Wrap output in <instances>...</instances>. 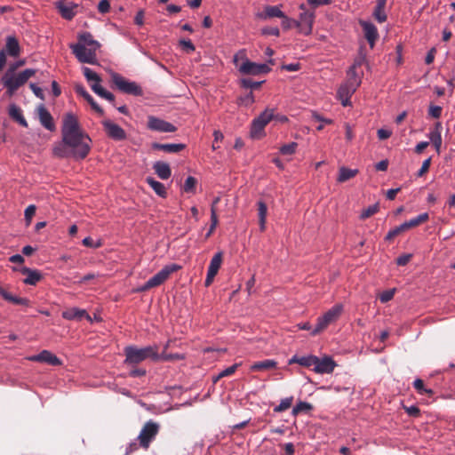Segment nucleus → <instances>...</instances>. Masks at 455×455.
<instances>
[{"mask_svg": "<svg viewBox=\"0 0 455 455\" xmlns=\"http://www.w3.org/2000/svg\"><path fill=\"white\" fill-rule=\"evenodd\" d=\"M411 254H403L396 259V264L398 266H405L408 264V262L411 260Z\"/></svg>", "mask_w": 455, "mask_h": 455, "instance_id": "0e129e2a", "label": "nucleus"}, {"mask_svg": "<svg viewBox=\"0 0 455 455\" xmlns=\"http://www.w3.org/2000/svg\"><path fill=\"white\" fill-rule=\"evenodd\" d=\"M184 359V356L180 354H168L164 351H163L161 354L158 353L157 362L158 361H174V360H182Z\"/></svg>", "mask_w": 455, "mask_h": 455, "instance_id": "79ce46f5", "label": "nucleus"}, {"mask_svg": "<svg viewBox=\"0 0 455 455\" xmlns=\"http://www.w3.org/2000/svg\"><path fill=\"white\" fill-rule=\"evenodd\" d=\"M257 204H258V215H259V228H260V231H264L266 229L267 207V204L263 201H259Z\"/></svg>", "mask_w": 455, "mask_h": 455, "instance_id": "c9c22d12", "label": "nucleus"}, {"mask_svg": "<svg viewBox=\"0 0 455 455\" xmlns=\"http://www.w3.org/2000/svg\"><path fill=\"white\" fill-rule=\"evenodd\" d=\"M222 261H223V252L219 251V252L215 253L214 256L212 257V259H211L207 272L217 275V274L221 267Z\"/></svg>", "mask_w": 455, "mask_h": 455, "instance_id": "f704fd0d", "label": "nucleus"}, {"mask_svg": "<svg viewBox=\"0 0 455 455\" xmlns=\"http://www.w3.org/2000/svg\"><path fill=\"white\" fill-rule=\"evenodd\" d=\"M262 35L279 36L280 31L276 27H266L261 29Z\"/></svg>", "mask_w": 455, "mask_h": 455, "instance_id": "bf43d9fd", "label": "nucleus"}, {"mask_svg": "<svg viewBox=\"0 0 455 455\" xmlns=\"http://www.w3.org/2000/svg\"><path fill=\"white\" fill-rule=\"evenodd\" d=\"M0 295L8 302H11L15 305H22V306H29V300L26 298H20L12 295L9 291H7L4 288L0 286Z\"/></svg>", "mask_w": 455, "mask_h": 455, "instance_id": "c85d7f7f", "label": "nucleus"}, {"mask_svg": "<svg viewBox=\"0 0 455 455\" xmlns=\"http://www.w3.org/2000/svg\"><path fill=\"white\" fill-rule=\"evenodd\" d=\"M160 426L158 423L152 420L146 422L138 436L140 445L143 449L148 450L152 441L157 435Z\"/></svg>", "mask_w": 455, "mask_h": 455, "instance_id": "1a4fd4ad", "label": "nucleus"}, {"mask_svg": "<svg viewBox=\"0 0 455 455\" xmlns=\"http://www.w3.org/2000/svg\"><path fill=\"white\" fill-rule=\"evenodd\" d=\"M35 74L36 70L32 68H27L17 76L6 72L2 77V84L7 89V93L11 96Z\"/></svg>", "mask_w": 455, "mask_h": 455, "instance_id": "7ed1b4c3", "label": "nucleus"}, {"mask_svg": "<svg viewBox=\"0 0 455 455\" xmlns=\"http://www.w3.org/2000/svg\"><path fill=\"white\" fill-rule=\"evenodd\" d=\"M61 16L67 20H71L75 16V12L72 6L66 5L60 3L58 5Z\"/></svg>", "mask_w": 455, "mask_h": 455, "instance_id": "58836bf2", "label": "nucleus"}, {"mask_svg": "<svg viewBox=\"0 0 455 455\" xmlns=\"http://www.w3.org/2000/svg\"><path fill=\"white\" fill-rule=\"evenodd\" d=\"M153 169L157 176L162 180H167L172 175V170L170 165L162 161L156 162L153 165Z\"/></svg>", "mask_w": 455, "mask_h": 455, "instance_id": "c756f323", "label": "nucleus"}, {"mask_svg": "<svg viewBox=\"0 0 455 455\" xmlns=\"http://www.w3.org/2000/svg\"><path fill=\"white\" fill-rule=\"evenodd\" d=\"M9 116L10 117L17 122L23 127H28V122L23 116L22 110L20 107L15 104H11L9 107Z\"/></svg>", "mask_w": 455, "mask_h": 455, "instance_id": "7c9ffc66", "label": "nucleus"}, {"mask_svg": "<svg viewBox=\"0 0 455 455\" xmlns=\"http://www.w3.org/2000/svg\"><path fill=\"white\" fill-rule=\"evenodd\" d=\"M298 148V143L296 142H291L289 144L283 145L279 151L283 156H291L295 154Z\"/></svg>", "mask_w": 455, "mask_h": 455, "instance_id": "37998d69", "label": "nucleus"}, {"mask_svg": "<svg viewBox=\"0 0 455 455\" xmlns=\"http://www.w3.org/2000/svg\"><path fill=\"white\" fill-rule=\"evenodd\" d=\"M315 355H312L305 356L293 355L289 360V364L298 363L303 367L311 368L313 370L315 364Z\"/></svg>", "mask_w": 455, "mask_h": 455, "instance_id": "a878e982", "label": "nucleus"}, {"mask_svg": "<svg viewBox=\"0 0 455 455\" xmlns=\"http://www.w3.org/2000/svg\"><path fill=\"white\" fill-rule=\"evenodd\" d=\"M83 74L84 77L86 78L87 82L90 84L91 89L100 97H103L107 90H105L101 85V78L100 76L92 70L90 68L84 67L83 68Z\"/></svg>", "mask_w": 455, "mask_h": 455, "instance_id": "f8f14e48", "label": "nucleus"}, {"mask_svg": "<svg viewBox=\"0 0 455 455\" xmlns=\"http://www.w3.org/2000/svg\"><path fill=\"white\" fill-rule=\"evenodd\" d=\"M274 117V108H267L258 117L254 118L250 131L252 139H260L264 136L266 125L272 121Z\"/></svg>", "mask_w": 455, "mask_h": 455, "instance_id": "423d86ee", "label": "nucleus"}, {"mask_svg": "<svg viewBox=\"0 0 455 455\" xmlns=\"http://www.w3.org/2000/svg\"><path fill=\"white\" fill-rule=\"evenodd\" d=\"M77 95L83 97L100 116L104 115V110L98 105L92 96L86 91L83 84H77L74 87Z\"/></svg>", "mask_w": 455, "mask_h": 455, "instance_id": "6ab92c4d", "label": "nucleus"}, {"mask_svg": "<svg viewBox=\"0 0 455 455\" xmlns=\"http://www.w3.org/2000/svg\"><path fill=\"white\" fill-rule=\"evenodd\" d=\"M37 114H38L40 124L45 129H47L51 132L55 130V124H54L52 116L44 105H40L37 108Z\"/></svg>", "mask_w": 455, "mask_h": 455, "instance_id": "aec40b11", "label": "nucleus"}, {"mask_svg": "<svg viewBox=\"0 0 455 455\" xmlns=\"http://www.w3.org/2000/svg\"><path fill=\"white\" fill-rule=\"evenodd\" d=\"M264 82H256L251 78H243L241 80V85L246 89H259Z\"/></svg>", "mask_w": 455, "mask_h": 455, "instance_id": "a18cd8bd", "label": "nucleus"}, {"mask_svg": "<svg viewBox=\"0 0 455 455\" xmlns=\"http://www.w3.org/2000/svg\"><path fill=\"white\" fill-rule=\"evenodd\" d=\"M82 243L84 246L91 248H98L101 245L100 243H94L93 240L90 236L85 237Z\"/></svg>", "mask_w": 455, "mask_h": 455, "instance_id": "774afa93", "label": "nucleus"}, {"mask_svg": "<svg viewBox=\"0 0 455 455\" xmlns=\"http://www.w3.org/2000/svg\"><path fill=\"white\" fill-rule=\"evenodd\" d=\"M111 80L116 88L124 93L134 96H140L142 94V89L140 86H139L135 82L128 81L118 73H113L111 75Z\"/></svg>", "mask_w": 455, "mask_h": 455, "instance_id": "9d476101", "label": "nucleus"}, {"mask_svg": "<svg viewBox=\"0 0 455 455\" xmlns=\"http://www.w3.org/2000/svg\"><path fill=\"white\" fill-rule=\"evenodd\" d=\"M62 317L67 320H82L83 318L92 322V317L88 315L86 310L79 309L76 307L68 308L62 312Z\"/></svg>", "mask_w": 455, "mask_h": 455, "instance_id": "412c9836", "label": "nucleus"}, {"mask_svg": "<svg viewBox=\"0 0 455 455\" xmlns=\"http://www.w3.org/2000/svg\"><path fill=\"white\" fill-rule=\"evenodd\" d=\"M377 135L379 140H383L388 139L392 135V132L386 129H379Z\"/></svg>", "mask_w": 455, "mask_h": 455, "instance_id": "69168bd1", "label": "nucleus"}, {"mask_svg": "<svg viewBox=\"0 0 455 455\" xmlns=\"http://www.w3.org/2000/svg\"><path fill=\"white\" fill-rule=\"evenodd\" d=\"M292 401H293L292 396L283 399L281 401V403H279V405H277L274 409V411L282 412V411L288 410L291 406Z\"/></svg>", "mask_w": 455, "mask_h": 455, "instance_id": "49530a36", "label": "nucleus"}, {"mask_svg": "<svg viewBox=\"0 0 455 455\" xmlns=\"http://www.w3.org/2000/svg\"><path fill=\"white\" fill-rule=\"evenodd\" d=\"M36 211V207L34 204L28 205L25 210V220L27 225L31 223L32 218L34 217Z\"/></svg>", "mask_w": 455, "mask_h": 455, "instance_id": "3c124183", "label": "nucleus"}, {"mask_svg": "<svg viewBox=\"0 0 455 455\" xmlns=\"http://www.w3.org/2000/svg\"><path fill=\"white\" fill-rule=\"evenodd\" d=\"M277 362L273 359H266L263 361L255 362L250 367L251 371H263L275 369Z\"/></svg>", "mask_w": 455, "mask_h": 455, "instance_id": "bb28decb", "label": "nucleus"}, {"mask_svg": "<svg viewBox=\"0 0 455 455\" xmlns=\"http://www.w3.org/2000/svg\"><path fill=\"white\" fill-rule=\"evenodd\" d=\"M403 409L406 411V413L411 417L418 418L420 415V410L417 406H403Z\"/></svg>", "mask_w": 455, "mask_h": 455, "instance_id": "13d9d810", "label": "nucleus"}, {"mask_svg": "<svg viewBox=\"0 0 455 455\" xmlns=\"http://www.w3.org/2000/svg\"><path fill=\"white\" fill-rule=\"evenodd\" d=\"M359 171L357 169H350L345 166H341L339 169V175L337 178V181L339 183L346 182L358 174Z\"/></svg>", "mask_w": 455, "mask_h": 455, "instance_id": "473e14b6", "label": "nucleus"}, {"mask_svg": "<svg viewBox=\"0 0 455 455\" xmlns=\"http://www.w3.org/2000/svg\"><path fill=\"white\" fill-rule=\"evenodd\" d=\"M373 16L379 23L385 22L387 20V14L385 12V9H378L377 7H375Z\"/></svg>", "mask_w": 455, "mask_h": 455, "instance_id": "864d4df0", "label": "nucleus"}, {"mask_svg": "<svg viewBox=\"0 0 455 455\" xmlns=\"http://www.w3.org/2000/svg\"><path fill=\"white\" fill-rule=\"evenodd\" d=\"M110 10V3L108 0H101L98 4V11L100 13H107Z\"/></svg>", "mask_w": 455, "mask_h": 455, "instance_id": "680f3d73", "label": "nucleus"}, {"mask_svg": "<svg viewBox=\"0 0 455 455\" xmlns=\"http://www.w3.org/2000/svg\"><path fill=\"white\" fill-rule=\"evenodd\" d=\"M307 2L313 9H316L321 5H329L332 4V0H307Z\"/></svg>", "mask_w": 455, "mask_h": 455, "instance_id": "5fc2aeb1", "label": "nucleus"}, {"mask_svg": "<svg viewBox=\"0 0 455 455\" xmlns=\"http://www.w3.org/2000/svg\"><path fill=\"white\" fill-rule=\"evenodd\" d=\"M379 210V204H373V205H371L369 206L368 208L364 209L361 215H360V218L362 220H365V219H368L370 218L371 216L374 215L375 213H377Z\"/></svg>", "mask_w": 455, "mask_h": 455, "instance_id": "de8ad7c7", "label": "nucleus"}, {"mask_svg": "<svg viewBox=\"0 0 455 455\" xmlns=\"http://www.w3.org/2000/svg\"><path fill=\"white\" fill-rule=\"evenodd\" d=\"M299 9L303 10V12L299 15V20H297L300 23V30L305 35H309L312 31L313 24L315 21V14L314 12H309L306 10L305 4H300Z\"/></svg>", "mask_w": 455, "mask_h": 455, "instance_id": "2eb2a0df", "label": "nucleus"}, {"mask_svg": "<svg viewBox=\"0 0 455 455\" xmlns=\"http://www.w3.org/2000/svg\"><path fill=\"white\" fill-rule=\"evenodd\" d=\"M428 219H429L428 213H427V212L421 213V214L418 215L417 217H415L408 221H405L404 223L401 224L400 226H397L395 228L389 230L388 233L387 234L385 239L387 241H391L392 239H394L395 236L399 235L400 234L427 222L428 220Z\"/></svg>", "mask_w": 455, "mask_h": 455, "instance_id": "6e6552de", "label": "nucleus"}, {"mask_svg": "<svg viewBox=\"0 0 455 455\" xmlns=\"http://www.w3.org/2000/svg\"><path fill=\"white\" fill-rule=\"evenodd\" d=\"M147 126L149 130L159 132H174L177 130L172 124L154 116H149L148 117Z\"/></svg>", "mask_w": 455, "mask_h": 455, "instance_id": "4468645a", "label": "nucleus"}, {"mask_svg": "<svg viewBox=\"0 0 455 455\" xmlns=\"http://www.w3.org/2000/svg\"><path fill=\"white\" fill-rule=\"evenodd\" d=\"M180 45L187 52H192L196 49L195 45L193 44V43L189 39H181L180 41Z\"/></svg>", "mask_w": 455, "mask_h": 455, "instance_id": "603ef678", "label": "nucleus"}, {"mask_svg": "<svg viewBox=\"0 0 455 455\" xmlns=\"http://www.w3.org/2000/svg\"><path fill=\"white\" fill-rule=\"evenodd\" d=\"M11 57H18L20 54V46L15 36H7L5 47L3 49Z\"/></svg>", "mask_w": 455, "mask_h": 455, "instance_id": "b1692460", "label": "nucleus"}, {"mask_svg": "<svg viewBox=\"0 0 455 455\" xmlns=\"http://www.w3.org/2000/svg\"><path fill=\"white\" fill-rule=\"evenodd\" d=\"M91 138L82 130L77 117L72 113L63 116L61 141L54 144L53 156L58 158L84 159L91 150Z\"/></svg>", "mask_w": 455, "mask_h": 455, "instance_id": "f257e3e1", "label": "nucleus"}, {"mask_svg": "<svg viewBox=\"0 0 455 455\" xmlns=\"http://www.w3.org/2000/svg\"><path fill=\"white\" fill-rule=\"evenodd\" d=\"M241 365V363H235L229 367H228L227 369L223 370L222 371H220L219 373V375L214 379V382H217L219 379H220L221 378H224V377H228V376H231L233 375L235 371L237 370V368Z\"/></svg>", "mask_w": 455, "mask_h": 455, "instance_id": "c03bdc74", "label": "nucleus"}, {"mask_svg": "<svg viewBox=\"0 0 455 455\" xmlns=\"http://www.w3.org/2000/svg\"><path fill=\"white\" fill-rule=\"evenodd\" d=\"M211 227L208 233L206 234V237H209L213 233L214 229L218 225L217 211L216 209L213 208L211 209Z\"/></svg>", "mask_w": 455, "mask_h": 455, "instance_id": "09e8293b", "label": "nucleus"}, {"mask_svg": "<svg viewBox=\"0 0 455 455\" xmlns=\"http://www.w3.org/2000/svg\"><path fill=\"white\" fill-rule=\"evenodd\" d=\"M186 148L185 144L179 143V144H161L158 142H154L152 144V148L156 150H162L165 153H178L181 150H183Z\"/></svg>", "mask_w": 455, "mask_h": 455, "instance_id": "cd10ccee", "label": "nucleus"}, {"mask_svg": "<svg viewBox=\"0 0 455 455\" xmlns=\"http://www.w3.org/2000/svg\"><path fill=\"white\" fill-rule=\"evenodd\" d=\"M360 25L363 28L365 39L369 43L371 48H373L379 38V33L376 26L373 23L365 20H360Z\"/></svg>", "mask_w": 455, "mask_h": 455, "instance_id": "f3484780", "label": "nucleus"}, {"mask_svg": "<svg viewBox=\"0 0 455 455\" xmlns=\"http://www.w3.org/2000/svg\"><path fill=\"white\" fill-rule=\"evenodd\" d=\"M101 124L103 125L105 132L110 139L116 141H121L126 139L125 131L118 124L113 123L108 119L103 120Z\"/></svg>", "mask_w": 455, "mask_h": 455, "instance_id": "ddd939ff", "label": "nucleus"}, {"mask_svg": "<svg viewBox=\"0 0 455 455\" xmlns=\"http://www.w3.org/2000/svg\"><path fill=\"white\" fill-rule=\"evenodd\" d=\"M77 44H83L82 45H85L89 49H94L95 52L100 47V43L94 40L92 34L88 32L79 35Z\"/></svg>", "mask_w": 455, "mask_h": 455, "instance_id": "2f4dec72", "label": "nucleus"}, {"mask_svg": "<svg viewBox=\"0 0 455 455\" xmlns=\"http://www.w3.org/2000/svg\"><path fill=\"white\" fill-rule=\"evenodd\" d=\"M313 409V405L307 402L298 403L292 409V414L298 415L301 412H307Z\"/></svg>", "mask_w": 455, "mask_h": 455, "instance_id": "4c0bfd02", "label": "nucleus"}, {"mask_svg": "<svg viewBox=\"0 0 455 455\" xmlns=\"http://www.w3.org/2000/svg\"><path fill=\"white\" fill-rule=\"evenodd\" d=\"M29 361L46 363L50 365L57 366L61 364V361L52 352L48 350H43L38 355L28 357Z\"/></svg>", "mask_w": 455, "mask_h": 455, "instance_id": "a211bd4d", "label": "nucleus"}, {"mask_svg": "<svg viewBox=\"0 0 455 455\" xmlns=\"http://www.w3.org/2000/svg\"><path fill=\"white\" fill-rule=\"evenodd\" d=\"M257 16L261 20H267L271 18L284 17V13L277 5H267L265 6L264 11L260 13H258Z\"/></svg>", "mask_w": 455, "mask_h": 455, "instance_id": "5701e85b", "label": "nucleus"}, {"mask_svg": "<svg viewBox=\"0 0 455 455\" xmlns=\"http://www.w3.org/2000/svg\"><path fill=\"white\" fill-rule=\"evenodd\" d=\"M347 84L351 87L352 92H355L361 84V75L357 73V69L350 68L347 71Z\"/></svg>", "mask_w": 455, "mask_h": 455, "instance_id": "72a5a7b5", "label": "nucleus"}, {"mask_svg": "<svg viewBox=\"0 0 455 455\" xmlns=\"http://www.w3.org/2000/svg\"><path fill=\"white\" fill-rule=\"evenodd\" d=\"M196 184L197 180L192 176H189L185 180L182 189L185 193H195Z\"/></svg>", "mask_w": 455, "mask_h": 455, "instance_id": "ea45409f", "label": "nucleus"}, {"mask_svg": "<svg viewBox=\"0 0 455 455\" xmlns=\"http://www.w3.org/2000/svg\"><path fill=\"white\" fill-rule=\"evenodd\" d=\"M147 182L158 196L161 197H166L167 192L163 183L150 177L147 178Z\"/></svg>", "mask_w": 455, "mask_h": 455, "instance_id": "e433bc0d", "label": "nucleus"}, {"mask_svg": "<svg viewBox=\"0 0 455 455\" xmlns=\"http://www.w3.org/2000/svg\"><path fill=\"white\" fill-rule=\"evenodd\" d=\"M281 19H282V26H283V28L284 29H289L292 26H296V27H299L300 26L299 22H298L297 20H292V19L287 17L285 14H284V17H281Z\"/></svg>", "mask_w": 455, "mask_h": 455, "instance_id": "8fccbe9b", "label": "nucleus"}, {"mask_svg": "<svg viewBox=\"0 0 455 455\" xmlns=\"http://www.w3.org/2000/svg\"><path fill=\"white\" fill-rule=\"evenodd\" d=\"M430 164H431V157L423 161L420 169L418 171L417 176L418 177L424 176L428 172Z\"/></svg>", "mask_w": 455, "mask_h": 455, "instance_id": "4d7b16f0", "label": "nucleus"}, {"mask_svg": "<svg viewBox=\"0 0 455 455\" xmlns=\"http://www.w3.org/2000/svg\"><path fill=\"white\" fill-rule=\"evenodd\" d=\"M83 44H71L70 48L73 54L81 63L96 64L97 63V53L94 49H89Z\"/></svg>", "mask_w": 455, "mask_h": 455, "instance_id": "9b49d317", "label": "nucleus"}, {"mask_svg": "<svg viewBox=\"0 0 455 455\" xmlns=\"http://www.w3.org/2000/svg\"><path fill=\"white\" fill-rule=\"evenodd\" d=\"M343 311L341 304H336L329 309L323 315L318 317L315 327L312 330L311 334L316 335L325 330L331 323L338 320Z\"/></svg>", "mask_w": 455, "mask_h": 455, "instance_id": "0eeeda50", "label": "nucleus"}, {"mask_svg": "<svg viewBox=\"0 0 455 455\" xmlns=\"http://www.w3.org/2000/svg\"><path fill=\"white\" fill-rule=\"evenodd\" d=\"M124 353L125 355L124 363L128 365L139 364L148 358L154 362H157L158 346L153 345L144 347L127 346L124 347Z\"/></svg>", "mask_w": 455, "mask_h": 455, "instance_id": "f03ea898", "label": "nucleus"}, {"mask_svg": "<svg viewBox=\"0 0 455 455\" xmlns=\"http://www.w3.org/2000/svg\"><path fill=\"white\" fill-rule=\"evenodd\" d=\"M442 124L440 122H437L435 124V128L429 133V139L438 154L440 153V148L442 145Z\"/></svg>", "mask_w": 455, "mask_h": 455, "instance_id": "393cba45", "label": "nucleus"}, {"mask_svg": "<svg viewBox=\"0 0 455 455\" xmlns=\"http://www.w3.org/2000/svg\"><path fill=\"white\" fill-rule=\"evenodd\" d=\"M443 108L439 106L431 105L428 109V114L434 118H439L442 115Z\"/></svg>", "mask_w": 455, "mask_h": 455, "instance_id": "052dcab7", "label": "nucleus"}, {"mask_svg": "<svg viewBox=\"0 0 455 455\" xmlns=\"http://www.w3.org/2000/svg\"><path fill=\"white\" fill-rule=\"evenodd\" d=\"M413 387L417 390V392L420 395H432L434 394L432 389H428V388L425 387L424 382L420 379H417L414 380Z\"/></svg>", "mask_w": 455, "mask_h": 455, "instance_id": "a19ab883", "label": "nucleus"}, {"mask_svg": "<svg viewBox=\"0 0 455 455\" xmlns=\"http://www.w3.org/2000/svg\"><path fill=\"white\" fill-rule=\"evenodd\" d=\"M239 58L244 59L243 62L238 68L239 72L243 75L258 76L260 74H267L271 70L267 64H258L245 59V52L243 50L239 51L234 56V63L235 66H238Z\"/></svg>", "mask_w": 455, "mask_h": 455, "instance_id": "20e7f679", "label": "nucleus"}, {"mask_svg": "<svg viewBox=\"0 0 455 455\" xmlns=\"http://www.w3.org/2000/svg\"><path fill=\"white\" fill-rule=\"evenodd\" d=\"M394 295H395V290H387V291H383L379 295V299L382 303H387L394 298Z\"/></svg>", "mask_w": 455, "mask_h": 455, "instance_id": "6e6d98bb", "label": "nucleus"}, {"mask_svg": "<svg viewBox=\"0 0 455 455\" xmlns=\"http://www.w3.org/2000/svg\"><path fill=\"white\" fill-rule=\"evenodd\" d=\"M335 361L330 356H323V358L315 357V364L313 371L320 374L331 373L336 367Z\"/></svg>", "mask_w": 455, "mask_h": 455, "instance_id": "dca6fc26", "label": "nucleus"}, {"mask_svg": "<svg viewBox=\"0 0 455 455\" xmlns=\"http://www.w3.org/2000/svg\"><path fill=\"white\" fill-rule=\"evenodd\" d=\"M29 87L30 89L32 90V92L35 93V95L41 99V100H44V92H43V90L38 87L36 84H29Z\"/></svg>", "mask_w": 455, "mask_h": 455, "instance_id": "338daca9", "label": "nucleus"}, {"mask_svg": "<svg viewBox=\"0 0 455 455\" xmlns=\"http://www.w3.org/2000/svg\"><path fill=\"white\" fill-rule=\"evenodd\" d=\"M338 93H339L340 99H343L346 97H350L354 92H352L351 87L347 84V86L339 88Z\"/></svg>", "mask_w": 455, "mask_h": 455, "instance_id": "e2e57ef3", "label": "nucleus"}, {"mask_svg": "<svg viewBox=\"0 0 455 455\" xmlns=\"http://www.w3.org/2000/svg\"><path fill=\"white\" fill-rule=\"evenodd\" d=\"M20 272L27 275L23 281L24 283L29 285H36L43 277L42 274L38 270L31 269L27 267H23L20 269Z\"/></svg>", "mask_w": 455, "mask_h": 455, "instance_id": "4be33fe9", "label": "nucleus"}, {"mask_svg": "<svg viewBox=\"0 0 455 455\" xmlns=\"http://www.w3.org/2000/svg\"><path fill=\"white\" fill-rule=\"evenodd\" d=\"M180 269V266L177 264H170L164 266L158 273L149 278L141 287L137 289V291L143 292L152 288L157 287L164 283L170 275Z\"/></svg>", "mask_w": 455, "mask_h": 455, "instance_id": "39448f33", "label": "nucleus"}]
</instances>
